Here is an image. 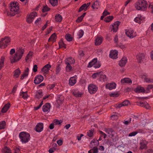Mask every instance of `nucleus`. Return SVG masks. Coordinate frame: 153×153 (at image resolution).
Instances as JSON below:
<instances>
[{
  "label": "nucleus",
  "instance_id": "1",
  "mask_svg": "<svg viewBox=\"0 0 153 153\" xmlns=\"http://www.w3.org/2000/svg\"><path fill=\"white\" fill-rule=\"evenodd\" d=\"M18 2L17 1L16 2H11L9 5L10 12H6L7 15L13 16L16 14H18L19 13V8L18 5Z\"/></svg>",
  "mask_w": 153,
  "mask_h": 153
},
{
  "label": "nucleus",
  "instance_id": "2",
  "mask_svg": "<svg viewBox=\"0 0 153 153\" xmlns=\"http://www.w3.org/2000/svg\"><path fill=\"white\" fill-rule=\"evenodd\" d=\"M24 52V50L22 47L18 48L14 55L10 57L11 63L13 64L18 61L22 58Z\"/></svg>",
  "mask_w": 153,
  "mask_h": 153
},
{
  "label": "nucleus",
  "instance_id": "3",
  "mask_svg": "<svg viewBox=\"0 0 153 153\" xmlns=\"http://www.w3.org/2000/svg\"><path fill=\"white\" fill-rule=\"evenodd\" d=\"M148 6L147 1L144 0H140L135 3V7L138 10H145Z\"/></svg>",
  "mask_w": 153,
  "mask_h": 153
},
{
  "label": "nucleus",
  "instance_id": "4",
  "mask_svg": "<svg viewBox=\"0 0 153 153\" xmlns=\"http://www.w3.org/2000/svg\"><path fill=\"white\" fill-rule=\"evenodd\" d=\"M19 136L21 141L23 143L28 142L30 139V134L26 132H22L20 133Z\"/></svg>",
  "mask_w": 153,
  "mask_h": 153
},
{
  "label": "nucleus",
  "instance_id": "5",
  "mask_svg": "<svg viewBox=\"0 0 153 153\" xmlns=\"http://www.w3.org/2000/svg\"><path fill=\"white\" fill-rule=\"evenodd\" d=\"M10 41V39L8 36L1 39L0 41V48L2 49L6 48L9 45Z\"/></svg>",
  "mask_w": 153,
  "mask_h": 153
},
{
  "label": "nucleus",
  "instance_id": "6",
  "mask_svg": "<svg viewBox=\"0 0 153 153\" xmlns=\"http://www.w3.org/2000/svg\"><path fill=\"white\" fill-rule=\"evenodd\" d=\"M95 68H98L101 66V63L99 61H97V59L94 58L91 62H89L88 67H91L92 65Z\"/></svg>",
  "mask_w": 153,
  "mask_h": 153
},
{
  "label": "nucleus",
  "instance_id": "7",
  "mask_svg": "<svg viewBox=\"0 0 153 153\" xmlns=\"http://www.w3.org/2000/svg\"><path fill=\"white\" fill-rule=\"evenodd\" d=\"M98 89L96 85L93 84H90L88 87V91L91 94L95 93Z\"/></svg>",
  "mask_w": 153,
  "mask_h": 153
},
{
  "label": "nucleus",
  "instance_id": "8",
  "mask_svg": "<svg viewBox=\"0 0 153 153\" xmlns=\"http://www.w3.org/2000/svg\"><path fill=\"white\" fill-rule=\"evenodd\" d=\"M120 23V22L117 21L115 22L113 25H110V28L111 29V31H113L114 32H116L118 30V26Z\"/></svg>",
  "mask_w": 153,
  "mask_h": 153
},
{
  "label": "nucleus",
  "instance_id": "9",
  "mask_svg": "<svg viewBox=\"0 0 153 153\" xmlns=\"http://www.w3.org/2000/svg\"><path fill=\"white\" fill-rule=\"evenodd\" d=\"M37 13L36 12H32L31 13L27 19V22L29 23L32 22L33 19L34 18L37 16Z\"/></svg>",
  "mask_w": 153,
  "mask_h": 153
},
{
  "label": "nucleus",
  "instance_id": "10",
  "mask_svg": "<svg viewBox=\"0 0 153 153\" xmlns=\"http://www.w3.org/2000/svg\"><path fill=\"white\" fill-rule=\"evenodd\" d=\"M44 79L43 76L41 75L36 76L34 80V82L35 85H37L42 82Z\"/></svg>",
  "mask_w": 153,
  "mask_h": 153
},
{
  "label": "nucleus",
  "instance_id": "11",
  "mask_svg": "<svg viewBox=\"0 0 153 153\" xmlns=\"http://www.w3.org/2000/svg\"><path fill=\"white\" fill-rule=\"evenodd\" d=\"M43 128V124L42 123H39L36 125L35 128V131L38 132H41Z\"/></svg>",
  "mask_w": 153,
  "mask_h": 153
},
{
  "label": "nucleus",
  "instance_id": "12",
  "mask_svg": "<svg viewBox=\"0 0 153 153\" xmlns=\"http://www.w3.org/2000/svg\"><path fill=\"white\" fill-rule=\"evenodd\" d=\"M51 66L49 64H47L44 66L42 69L41 71L44 72V74H47Z\"/></svg>",
  "mask_w": 153,
  "mask_h": 153
},
{
  "label": "nucleus",
  "instance_id": "13",
  "mask_svg": "<svg viewBox=\"0 0 153 153\" xmlns=\"http://www.w3.org/2000/svg\"><path fill=\"white\" fill-rule=\"evenodd\" d=\"M51 107V106L49 103H46L42 107L43 111L44 112H49Z\"/></svg>",
  "mask_w": 153,
  "mask_h": 153
},
{
  "label": "nucleus",
  "instance_id": "14",
  "mask_svg": "<svg viewBox=\"0 0 153 153\" xmlns=\"http://www.w3.org/2000/svg\"><path fill=\"white\" fill-rule=\"evenodd\" d=\"M11 105L9 102L5 105L3 108H2L1 111L4 113L6 112L10 107Z\"/></svg>",
  "mask_w": 153,
  "mask_h": 153
},
{
  "label": "nucleus",
  "instance_id": "15",
  "mask_svg": "<svg viewBox=\"0 0 153 153\" xmlns=\"http://www.w3.org/2000/svg\"><path fill=\"white\" fill-rule=\"evenodd\" d=\"M134 31L132 30H128L126 31V35L130 38H132L136 36V35L133 34Z\"/></svg>",
  "mask_w": 153,
  "mask_h": 153
},
{
  "label": "nucleus",
  "instance_id": "16",
  "mask_svg": "<svg viewBox=\"0 0 153 153\" xmlns=\"http://www.w3.org/2000/svg\"><path fill=\"white\" fill-rule=\"evenodd\" d=\"M117 53L118 52L116 50L111 51L109 54V57L113 59H116L117 57Z\"/></svg>",
  "mask_w": 153,
  "mask_h": 153
},
{
  "label": "nucleus",
  "instance_id": "17",
  "mask_svg": "<svg viewBox=\"0 0 153 153\" xmlns=\"http://www.w3.org/2000/svg\"><path fill=\"white\" fill-rule=\"evenodd\" d=\"M136 93H140L145 92V90L143 87L138 86L134 90Z\"/></svg>",
  "mask_w": 153,
  "mask_h": 153
},
{
  "label": "nucleus",
  "instance_id": "18",
  "mask_svg": "<svg viewBox=\"0 0 153 153\" xmlns=\"http://www.w3.org/2000/svg\"><path fill=\"white\" fill-rule=\"evenodd\" d=\"M103 38L102 37H98L95 40V44L96 45H99L102 43Z\"/></svg>",
  "mask_w": 153,
  "mask_h": 153
},
{
  "label": "nucleus",
  "instance_id": "19",
  "mask_svg": "<svg viewBox=\"0 0 153 153\" xmlns=\"http://www.w3.org/2000/svg\"><path fill=\"white\" fill-rule=\"evenodd\" d=\"M116 84L115 83H112L107 84L106 85V88L110 90H111L115 88Z\"/></svg>",
  "mask_w": 153,
  "mask_h": 153
},
{
  "label": "nucleus",
  "instance_id": "20",
  "mask_svg": "<svg viewBox=\"0 0 153 153\" xmlns=\"http://www.w3.org/2000/svg\"><path fill=\"white\" fill-rule=\"evenodd\" d=\"M127 59L125 57H123L119 62V64L120 67H123L125 66L127 62Z\"/></svg>",
  "mask_w": 153,
  "mask_h": 153
},
{
  "label": "nucleus",
  "instance_id": "21",
  "mask_svg": "<svg viewBox=\"0 0 153 153\" xmlns=\"http://www.w3.org/2000/svg\"><path fill=\"white\" fill-rule=\"evenodd\" d=\"M76 79L74 76L71 77L69 81V84L70 85L73 86L76 83Z\"/></svg>",
  "mask_w": 153,
  "mask_h": 153
},
{
  "label": "nucleus",
  "instance_id": "22",
  "mask_svg": "<svg viewBox=\"0 0 153 153\" xmlns=\"http://www.w3.org/2000/svg\"><path fill=\"white\" fill-rule=\"evenodd\" d=\"M65 63L66 64H73L75 63V60L74 59H73L72 57H69L67 58L65 60Z\"/></svg>",
  "mask_w": 153,
  "mask_h": 153
},
{
  "label": "nucleus",
  "instance_id": "23",
  "mask_svg": "<svg viewBox=\"0 0 153 153\" xmlns=\"http://www.w3.org/2000/svg\"><path fill=\"white\" fill-rule=\"evenodd\" d=\"M144 55L143 53H140L137 56V59L139 63H140L143 61L142 59H144Z\"/></svg>",
  "mask_w": 153,
  "mask_h": 153
},
{
  "label": "nucleus",
  "instance_id": "24",
  "mask_svg": "<svg viewBox=\"0 0 153 153\" xmlns=\"http://www.w3.org/2000/svg\"><path fill=\"white\" fill-rule=\"evenodd\" d=\"M56 33H53L49 38L48 40V42H50L52 41L53 42H54L56 41Z\"/></svg>",
  "mask_w": 153,
  "mask_h": 153
},
{
  "label": "nucleus",
  "instance_id": "25",
  "mask_svg": "<svg viewBox=\"0 0 153 153\" xmlns=\"http://www.w3.org/2000/svg\"><path fill=\"white\" fill-rule=\"evenodd\" d=\"M121 82L122 83H131L132 81L131 79L128 78H125L121 80Z\"/></svg>",
  "mask_w": 153,
  "mask_h": 153
},
{
  "label": "nucleus",
  "instance_id": "26",
  "mask_svg": "<svg viewBox=\"0 0 153 153\" xmlns=\"http://www.w3.org/2000/svg\"><path fill=\"white\" fill-rule=\"evenodd\" d=\"M42 92L40 91L39 90L37 91L36 93L35 97L38 99H39L43 96Z\"/></svg>",
  "mask_w": 153,
  "mask_h": 153
},
{
  "label": "nucleus",
  "instance_id": "27",
  "mask_svg": "<svg viewBox=\"0 0 153 153\" xmlns=\"http://www.w3.org/2000/svg\"><path fill=\"white\" fill-rule=\"evenodd\" d=\"M21 73V72L19 68H18L14 71L13 76L16 78H18Z\"/></svg>",
  "mask_w": 153,
  "mask_h": 153
},
{
  "label": "nucleus",
  "instance_id": "28",
  "mask_svg": "<svg viewBox=\"0 0 153 153\" xmlns=\"http://www.w3.org/2000/svg\"><path fill=\"white\" fill-rule=\"evenodd\" d=\"M143 18L141 16H140V17H136L134 19V20L135 22L138 23L139 24H140L141 23V21L143 20Z\"/></svg>",
  "mask_w": 153,
  "mask_h": 153
},
{
  "label": "nucleus",
  "instance_id": "29",
  "mask_svg": "<svg viewBox=\"0 0 153 153\" xmlns=\"http://www.w3.org/2000/svg\"><path fill=\"white\" fill-rule=\"evenodd\" d=\"M4 58L2 56L0 61V70L4 66Z\"/></svg>",
  "mask_w": 153,
  "mask_h": 153
},
{
  "label": "nucleus",
  "instance_id": "30",
  "mask_svg": "<svg viewBox=\"0 0 153 153\" xmlns=\"http://www.w3.org/2000/svg\"><path fill=\"white\" fill-rule=\"evenodd\" d=\"M140 149H147V144H145L144 142H140Z\"/></svg>",
  "mask_w": 153,
  "mask_h": 153
},
{
  "label": "nucleus",
  "instance_id": "31",
  "mask_svg": "<svg viewBox=\"0 0 153 153\" xmlns=\"http://www.w3.org/2000/svg\"><path fill=\"white\" fill-rule=\"evenodd\" d=\"M56 20L57 22H60L62 19V17L60 14H58L55 16Z\"/></svg>",
  "mask_w": 153,
  "mask_h": 153
},
{
  "label": "nucleus",
  "instance_id": "32",
  "mask_svg": "<svg viewBox=\"0 0 153 153\" xmlns=\"http://www.w3.org/2000/svg\"><path fill=\"white\" fill-rule=\"evenodd\" d=\"M27 91L21 92L20 95V96H22V97L24 99H27L28 96L27 94Z\"/></svg>",
  "mask_w": 153,
  "mask_h": 153
},
{
  "label": "nucleus",
  "instance_id": "33",
  "mask_svg": "<svg viewBox=\"0 0 153 153\" xmlns=\"http://www.w3.org/2000/svg\"><path fill=\"white\" fill-rule=\"evenodd\" d=\"M59 48H66V44H64L62 39L60 40L59 43Z\"/></svg>",
  "mask_w": 153,
  "mask_h": 153
},
{
  "label": "nucleus",
  "instance_id": "34",
  "mask_svg": "<svg viewBox=\"0 0 153 153\" xmlns=\"http://www.w3.org/2000/svg\"><path fill=\"white\" fill-rule=\"evenodd\" d=\"M86 14V13H84L82 15L77 18L76 20V22H81L82 21L83 18L85 16Z\"/></svg>",
  "mask_w": 153,
  "mask_h": 153
},
{
  "label": "nucleus",
  "instance_id": "35",
  "mask_svg": "<svg viewBox=\"0 0 153 153\" xmlns=\"http://www.w3.org/2000/svg\"><path fill=\"white\" fill-rule=\"evenodd\" d=\"M65 38L69 42L71 41L73 39V38L72 37L71 35L69 34H66L65 35Z\"/></svg>",
  "mask_w": 153,
  "mask_h": 153
},
{
  "label": "nucleus",
  "instance_id": "36",
  "mask_svg": "<svg viewBox=\"0 0 153 153\" xmlns=\"http://www.w3.org/2000/svg\"><path fill=\"white\" fill-rule=\"evenodd\" d=\"M4 28V24L3 22L0 20V34L3 30Z\"/></svg>",
  "mask_w": 153,
  "mask_h": 153
},
{
  "label": "nucleus",
  "instance_id": "37",
  "mask_svg": "<svg viewBox=\"0 0 153 153\" xmlns=\"http://www.w3.org/2000/svg\"><path fill=\"white\" fill-rule=\"evenodd\" d=\"M6 125V122L5 121H2L0 122V130L4 129Z\"/></svg>",
  "mask_w": 153,
  "mask_h": 153
},
{
  "label": "nucleus",
  "instance_id": "38",
  "mask_svg": "<svg viewBox=\"0 0 153 153\" xmlns=\"http://www.w3.org/2000/svg\"><path fill=\"white\" fill-rule=\"evenodd\" d=\"M50 2L53 6L57 5L58 4L57 0H49Z\"/></svg>",
  "mask_w": 153,
  "mask_h": 153
},
{
  "label": "nucleus",
  "instance_id": "39",
  "mask_svg": "<svg viewBox=\"0 0 153 153\" xmlns=\"http://www.w3.org/2000/svg\"><path fill=\"white\" fill-rule=\"evenodd\" d=\"M100 80L102 81H105L106 80V77L105 75H103L102 74H100Z\"/></svg>",
  "mask_w": 153,
  "mask_h": 153
},
{
  "label": "nucleus",
  "instance_id": "40",
  "mask_svg": "<svg viewBox=\"0 0 153 153\" xmlns=\"http://www.w3.org/2000/svg\"><path fill=\"white\" fill-rule=\"evenodd\" d=\"M114 18L113 16H109L106 17L105 19V21L106 22H109L111 21Z\"/></svg>",
  "mask_w": 153,
  "mask_h": 153
},
{
  "label": "nucleus",
  "instance_id": "41",
  "mask_svg": "<svg viewBox=\"0 0 153 153\" xmlns=\"http://www.w3.org/2000/svg\"><path fill=\"white\" fill-rule=\"evenodd\" d=\"M3 153H12V152L10 148L7 146H5L4 147Z\"/></svg>",
  "mask_w": 153,
  "mask_h": 153
},
{
  "label": "nucleus",
  "instance_id": "42",
  "mask_svg": "<svg viewBox=\"0 0 153 153\" xmlns=\"http://www.w3.org/2000/svg\"><path fill=\"white\" fill-rule=\"evenodd\" d=\"M50 9L49 8L47 5L44 6L42 9V12L43 13H45L46 12L50 10Z\"/></svg>",
  "mask_w": 153,
  "mask_h": 153
},
{
  "label": "nucleus",
  "instance_id": "43",
  "mask_svg": "<svg viewBox=\"0 0 153 153\" xmlns=\"http://www.w3.org/2000/svg\"><path fill=\"white\" fill-rule=\"evenodd\" d=\"M145 81L146 82L148 83H153V79H151L149 78H148L147 77H145L144 78Z\"/></svg>",
  "mask_w": 153,
  "mask_h": 153
},
{
  "label": "nucleus",
  "instance_id": "44",
  "mask_svg": "<svg viewBox=\"0 0 153 153\" xmlns=\"http://www.w3.org/2000/svg\"><path fill=\"white\" fill-rule=\"evenodd\" d=\"M53 122L55 125H59L62 122V121L61 120H59L57 119H55L53 120Z\"/></svg>",
  "mask_w": 153,
  "mask_h": 153
},
{
  "label": "nucleus",
  "instance_id": "45",
  "mask_svg": "<svg viewBox=\"0 0 153 153\" xmlns=\"http://www.w3.org/2000/svg\"><path fill=\"white\" fill-rule=\"evenodd\" d=\"M67 65V66L66 67V71L67 72H70L71 70L72 69V66H71V64H66Z\"/></svg>",
  "mask_w": 153,
  "mask_h": 153
},
{
  "label": "nucleus",
  "instance_id": "46",
  "mask_svg": "<svg viewBox=\"0 0 153 153\" xmlns=\"http://www.w3.org/2000/svg\"><path fill=\"white\" fill-rule=\"evenodd\" d=\"M85 7L86 8V3H85L82 5L79 8L78 12H79L84 10Z\"/></svg>",
  "mask_w": 153,
  "mask_h": 153
},
{
  "label": "nucleus",
  "instance_id": "47",
  "mask_svg": "<svg viewBox=\"0 0 153 153\" xmlns=\"http://www.w3.org/2000/svg\"><path fill=\"white\" fill-rule=\"evenodd\" d=\"M84 33L83 31L82 30H80L79 31L78 34L79 36V38H80L82 37Z\"/></svg>",
  "mask_w": 153,
  "mask_h": 153
},
{
  "label": "nucleus",
  "instance_id": "48",
  "mask_svg": "<svg viewBox=\"0 0 153 153\" xmlns=\"http://www.w3.org/2000/svg\"><path fill=\"white\" fill-rule=\"evenodd\" d=\"M102 72V71H101L99 72H97L96 73L93 74L92 76V77L93 79L96 78L97 76H99L100 75V74Z\"/></svg>",
  "mask_w": 153,
  "mask_h": 153
},
{
  "label": "nucleus",
  "instance_id": "49",
  "mask_svg": "<svg viewBox=\"0 0 153 153\" xmlns=\"http://www.w3.org/2000/svg\"><path fill=\"white\" fill-rule=\"evenodd\" d=\"M72 94L74 96L76 97H80L81 96V95H82V94L78 93L76 91H73Z\"/></svg>",
  "mask_w": 153,
  "mask_h": 153
},
{
  "label": "nucleus",
  "instance_id": "50",
  "mask_svg": "<svg viewBox=\"0 0 153 153\" xmlns=\"http://www.w3.org/2000/svg\"><path fill=\"white\" fill-rule=\"evenodd\" d=\"M141 106L142 107H143L147 109H149L151 108L150 106L147 102H145V104H144V105H141Z\"/></svg>",
  "mask_w": 153,
  "mask_h": 153
},
{
  "label": "nucleus",
  "instance_id": "51",
  "mask_svg": "<svg viewBox=\"0 0 153 153\" xmlns=\"http://www.w3.org/2000/svg\"><path fill=\"white\" fill-rule=\"evenodd\" d=\"M56 85L54 84H51V85H48L47 88L48 89H49V90H51L52 89H53L54 87Z\"/></svg>",
  "mask_w": 153,
  "mask_h": 153
},
{
  "label": "nucleus",
  "instance_id": "52",
  "mask_svg": "<svg viewBox=\"0 0 153 153\" xmlns=\"http://www.w3.org/2000/svg\"><path fill=\"white\" fill-rule=\"evenodd\" d=\"M59 66H60V65L58 64V66L56 67V74H58L59 73V72L61 70V68Z\"/></svg>",
  "mask_w": 153,
  "mask_h": 153
},
{
  "label": "nucleus",
  "instance_id": "53",
  "mask_svg": "<svg viewBox=\"0 0 153 153\" xmlns=\"http://www.w3.org/2000/svg\"><path fill=\"white\" fill-rule=\"evenodd\" d=\"M95 143L94 144V145H97L99 144V140H97V139L95 140V139H93L91 142V143Z\"/></svg>",
  "mask_w": 153,
  "mask_h": 153
},
{
  "label": "nucleus",
  "instance_id": "54",
  "mask_svg": "<svg viewBox=\"0 0 153 153\" xmlns=\"http://www.w3.org/2000/svg\"><path fill=\"white\" fill-rule=\"evenodd\" d=\"M93 131L89 130L88 132V135L89 137H92L93 136Z\"/></svg>",
  "mask_w": 153,
  "mask_h": 153
},
{
  "label": "nucleus",
  "instance_id": "55",
  "mask_svg": "<svg viewBox=\"0 0 153 153\" xmlns=\"http://www.w3.org/2000/svg\"><path fill=\"white\" fill-rule=\"evenodd\" d=\"M110 95L111 97H117L119 96L118 93H112L110 94Z\"/></svg>",
  "mask_w": 153,
  "mask_h": 153
},
{
  "label": "nucleus",
  "instance_id": "56",
  "mask_svg": "<svg viewBox=\"0 0 153 153\" xmlns=\"http://www.w3.org/2000/svg\"><path fill=\"white\" fill-rule=\"evenodd\" d=\"M18 86L16 85H15L13 88L11 93V94H14L17 88V87Z\"/></svg>",
  "mask_w": 153,
  "mask_h": 153
},
{
  "label": "nucleus",
  "instance_id": "57",
  "mask_svg": "<svg viewBox=\"0 0 153 153\" xmlns=\"http://www.w3.org/2000/svg\"><path fill=\"white\" fill-rule=\"evenodd\" d=\"M129 103V101L128 100L124 101L122 102L123 105V106H126L128 105Z\"/></svg>",
  "mask_w": 153,
  "mask_h": 153
},
{
  "label": "nucleus",
  "instance_id": "58",
  "mask_svg": "<svg viewBox=\"0 0 153 153\" xmlns=\"http://www.w3.org/2000/svg\"><path fill=\"white\" fill-rule=\"evenodd\" d=\"M37 65H34L33 69V70L34 72H36L37 71Z\"/></svg>",
  "mask_w": 153,
  "mask_h": 153
},
{
  "label": "nucleus",
  "instance_id": "59",
  "mask_svg": "<svg viewBox=\"0 0 153 153\" xmlns=\"http://www.w3.org/2000/svg\"><path fill=\"white\" fill-rule=\"evenodd\" d=\"M56 150V148L54 147L50 148L49 150V153H53L54 152V151Z\"/></svg>",
  "mask_w": 153,
  "mask_h": 153
},
{
  "label": "nucleus",
  "instance_id": "60",
  "mask_svg": "<svg viewBox=\"0 0 153 153\" xmlns=\"http://www.w3.org/2000/svg\"><path fill=\"white\" fill-rule=\"evenodd\" d=\"M137 133V131L133 132L130 133L129 134V136H134L135 135H136Z\"/></svg>",
  "mask_w": 153,
  "mask_h": 153
},
{
  "label": "nucleus",
  "instance_id": "61",
  "mask_svg": "<svg viewBox=\"0 0 153 153\" xmlns=\"http://www.w3.org/2000/svg\"><path fill=\"white\" fill-rule=\"evenodd\" d=\"M94 5L95 6H96L97 7H99L100 6L99 2L97 0H96L94 2Z\"/></svg>",
  "mask_w": 153,
  "mask_h": 153
},
{
  "label": "nucleus",
  "instance_id": "62",
  "mask_svg": "<svg viewBox=\"0 0 153 153\" xmlns=\"http://www.w3.org/2000/svg\"><path fill=\"white\" fill-rule=\"evenodd\" d=\"M79 55L81 56H83L85 55V53H84V51L82 50H80L79 51Z\"/></svg>",
  "mask_w": 153,
  "mask_h": 153
},
{
  "label": "nucleus",
  "instance_id": "63",
  "mask_svg": "<svg viewBox=\"0 0 153 153\" xmlns=\"http://www.w3.org/2000/svg\"><path fill=\"white\" fill-rule=\"evenodd\" d=\"M63 100H62L60 98H59L58 99L56 100V102L58 104H60L62 102Z\"/></svg>",
  "mask_w": 153,
  "mask_h": 153
},
{
  "label": "nucleus",
  "instance_id": "64",
  "mask_svg": "<svg viewBox=\"0 0 153 153\" xmlns=\"http://www.w3.org/2000/svg\"><path fill=\"white\" fill-rule=\"evenodd\" d=\"M15 152V153H19L20 151V149L19 148L16 147L15 149H14Z\"/></svg>",
  "mask_w": 153,
  "mask_h": 153
}]
</instances>
